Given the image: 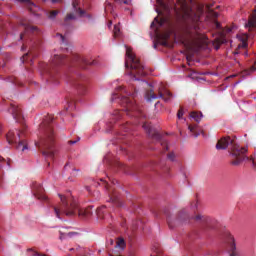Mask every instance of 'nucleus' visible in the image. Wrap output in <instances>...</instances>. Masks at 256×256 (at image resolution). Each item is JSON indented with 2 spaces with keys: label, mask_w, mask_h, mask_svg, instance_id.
Returning <instances> with one entry per match:
<instances>
[{
  "label": "nucleus",
  "mask_w": 256,
  "mask_h": 256,
  "mask_svg": "<svg viewBox=\"0 0 256 256\" xmlns=\"http://www.w3.org/2000/svg\"><path fill=\"white\" fill-rule=\"evenodd\" d=\"M71 19H75V15L74 14H67L65 21H71Z\"/></svg>",
  "instance_id": "nucleus-39"
},
{
  "label": "nucleus",
  "mask_w": 256,
  "mask_h": 256,
  "mask_svg": "<svg viewBox=\"0 0 256 256\" xmlns=\"http://www.w3.org/2000/svg\"><path fill=\"white\" fill-rule=\"evenodd\" d=\"M72 5H73V8L75 9L76 13H78L80 15V17H83V15H85V11L84 10H81V8H77V6L79 5L77 3V0H74Z\"/></svg>",
  "instance_id": "nucleus-25"
},
{
  "label": "nucleus",
  "mask_w": 256,
  "mask_h": 256,
  "mask_svg": "<svg viewBox=\"0 0 256 256\" xmlns=\"http://www.w3.org/2000/svg\"><path fill=\"white\" fill-rule=\"evenodd\" d=\"M227 147H230L231 152V165H234V167H239L245 159H247V156L245 153H247V148L241 147L237 144V141L231 137H222L220 140H218L216 144V149L219 150H225Z\"/></svg>",
  "instance_id": "nucleus-4"
},
{
  "label": "nucleus",
  "mask_w": 256,
  "mask_h": 256,
  "mask_svg": "<svg viewBox=\"0 0 256 256\" xmlns=\"http://www.w3.org/2000/svg\"><path fill=\"white\" fill-rule=\"evenodd\" d=\"M73 105H74V103H73V102H69V104H68V108H69V109H73Z\"/></svg>",
  "instance_id": "nucleus-46"
},
{
  "label": "nucleus",
  "mask_w": 256,
  "mask_h": 256,
  "mask_svg": "<svg viewBox=\"0 0 256 256\" xmlns=\"http://www.w3.org/2000/svg\"><path fill=\"white\" fill-rule=\"evenodd\" d=\"M69 63V59L65 55H54L51 63L46 67L45 74L52 83H57V73L61 65Z\"/></svg>",
  "instance_id": "nucleus-7"
},
{
  "label": "nucleus",
  "mask_w": 256,
  "mask_h": 256,
  "mask_svg": "<svg viewBox=\"0 0 256 256\" xmlns=\"http://www.w3.org/2000/svg\"><path fill=\"white\" fill-rule=\"evenodd\" d=\"M116 247H125V240L123 238H119L116 242Z\"/></svg>",
  "instance_id": "nucleus-34"
},
{
  "label": "nucleus",
  "mask_w": 256,
  "mask_h": 256,
  "mask_svg": "<svg viewBox=\"0 0 256 256\" xmlns=\"http://www.w3.org/2000/svg\"><path fill=\"white\" fill-rule=\"evenodd\" d=\"M142 127L149 135V137H151L152 139H156V141H161V134L153 130V127H151L149 123L145 122Z\"/></svg>",
  "instance_id": "nucleus-17"
},
{
  "label": "nucleus",
  "mask_w": 256,
  "mask_h": 256,
  "mask_svg": "<svg viewBox=\"0 0 256 256\" xmlns=\"http://www.w3.org/2000/svg\"><path fill=\"white\" fill-rule=\"evenodd\" d=\"M67 167H69V165H68V164H66V165L64 166V169H67Z\"/></svg>",
  "instance_id": "nucleus-52"
},
{
  "label": "nucleus",
  "mask_w": 256,
  "mask_h": 256,
  "mask_svg": "<svg viewBox=\"0 0 256 256\" xmlns=\"http://www.w3.org/2000/svg\"><path fill=\"white\" fill-rule=\"evenodd\" d=\"M244 55H247V52H244Z\"/></svg>",
  "instance_id": "nucleus-58"
},
{
  "label": "nucleus",
  "mask_w": 256,
  "mask_h": 256,
  "mask_svg": "<svg viewBox=\"0 0 256 256\" xmlns=\"http://www.w3.org/2000/svg\"><path fill=\"white\" fill-rule=\"evenodd\" d=\"M169 34L165 33L159 36V39L161 41V45H163V47H169Z\"/></svg>",
  "instance_id": "nucleus-23"
},
{
  "label": "nucleus",
  "mask_w": 256,
  "mask_h": 256,
  "mask_svg": "<svg viewBox=\"0 0 256 256\" xmlns=\"http://www.w3.org/2000/svg\"><path fill=\"white\" fill-rule=\"evenodd\" d=\"M118 91H123V93H125V95H127V97H135V93H131L127 90H125V88H123V86L118 87Z\"/></svg>",
  "instance_id": "nucleus-29"
},
{
  "label": "nucleus",
  "mask_w": 256,
  "mask_h": 256,
  "mask_svg": "<svg viewBox=\"0 0 256 256\" xmlns=\"http://www.w3.org/2000/svg\"><path fill=\"white\" fill-rule=\"evenodd\" d=\"M224 237L228 243L227 251L230 256H237V246L235 245V238L229 232H225Z\"/></svg>",
  "instance_id": "nucleus-12"
},
{
  "label": "nucleus",
  "mask_w": 256,
  "mask_h": 256,
  "mask_svg": "<svg viewBox=\"0 0 256 256\" xmlns=\"http://www.w3.org/2000/svg\"><path fill=\"white\" fill-rule=\"evenodd\" d=\"M191 60V58H189V56H187V61H190Z\"/></svg>",
  "instance_id": "nucleus-55"
},
{
  "label": "nucleus",
  "mask_w": 256,
  "mask_h": 256,
  "mask_svg": "<svg viewBox=\"0 0 256 256\" xmlns=\"http://www.w3.org/2000/svg\"><path fill=\"white\" fill-rule=\"evenodd\" d=\"M78 141H81L80 137H78L77 140H70V141H68V144L69 145H75V143H78Z\"/></svg>",
  "instance_id": "nucleus-41"
},
{
  "label": "nucleus",
  "mask_w": 256,
  "mask_h": 256,
  "mask_svg": "<svg viewBox=\"0 0 256 256\" xmlns=\"http://www.w3.org/2000/svg\"><path fill=\"white\" fill-rule=\"evenodd\" d=\"M245 27L248 29V31H256V7L252 15L249 17L248 23L245 25Z\"/></svg>",
  "instance_id": "nucleus-20"
},
{
  "label": "nucleus",
  "mask_w": 256,
  "mask_h": 256,
  "mask_svg": "<svg viewBox=\"0 0 256 256\" xmlns=\"http://www.w3.org/2000/svg\"><path fill=\"white\" fill-rule=\"evenodd\" d=\"M194 219L196 221H200V223H204L206 225V229H211V225H213V219L203 214H197Z\"/></svg>",
  "instance_id": "nucleus-19"
},
{
  "label": "nucleus",
  "mask_w": 256,
  "mask_h": 256,
  "mask_svg": "<svg viewBox=\"0 0 256 256\" xmlns=\"http://www.w3.org/2000/svg\"><path fill=\"white\" fill-rule=\"evenodd\" d=\"M25 50V44H23V46H22V51H24Z\"/></svg>",
  "instance_id": "nucleus-51"
},
{
  "label": "nucleus",
  "mask_w": 256,
  "mask_h": 256,
  "mask_svg": "<svg viewBox=\"0 0 256 256\" xmlns=\"http://www.w3.org/2000/svg\"><path fill=\"white\" fill-rule=\"evenodd\" d=\"M57 15H59V11L58 10H52L49 12L48 17L49 19H55V17H57Z\"/></svg>",
  "instance_id": "nucleus-30"
},
{
  "label": "nucleus",
  "mask_w": 256,
  "mask_h": 256,
  "mask_svg": "<svg viewBox=\"0 0 256 256\" xmlns=\"http://www.w3.org/2000/svg\"><path fill=\"white\" fill-rule=\"evenodd\" d=\"M21 3H31L29 0H19Z\"/></svg>",
  "instance_id": "nucleus-49"
},
{
  "label": "nucleus",
  "mask_w": 256,
  "mask_h": 256,
  "mask_svg": "<svg viewBox=\"0 0 256 256\" xmlns=\"http://www.w3.org/2000/svg\"><path fill=\"white\" fill-rule=\"evenodd\" d=\"M155 23H157L159 25V27L163 26L164 21L163 20H159V18H155L154 22L151 23V27H155Z\"/></svg>",
  "instance_id": "nucleus-31"
},
{
  "label": "nucleus",
  "mask_w": 256,
  "mask_h": 256,
  "mask_svg": "<svg viewBox=\"0 0 256 256\" xmlns=\"http://www.w3.org/2000/svg\"><path fill=\"white\" fill-rule=\"evenodd\" d=\"M152 251H154V253H156V255H151V256H161V253H162L161 248L154 246L152 248Z\"/></svg>",
  "instance_id": "nucleus-33"
},
{
  "label": "nucleus",
  "mask_w": 256,
  "mask_h": 256,
  "mask_svg": "<svg viewBox=\"0 0 256 256\" xmlns=\"http://www.w3.org/2000/svg\"><path fill=\"white\" fill-rule=\"evenodd\" d=\"M114 1H115V3H119V4H121V3H124V5H128L129 4V2L127 0H124V1L114 0Z\"/></svg>",
  "instance_id": "nucleus-42"
},
{
  "label": "nucleus",
  "mask_w": 256,
  "mask_h": 256,
  "mask_svg": "<svg viewBox=\"0 0 256 256\" xmlns=\"http://www.w3.org/2000/svg\"><path fill=\"white\" fill-rule=\"evenodd\" d=\"M252 165H253L254 169H256V159H252Z\"/></svg>",
  "instance_id": "nucleus-47"
},
{
  "label": "nucleus",
  "mask_w": 256,
  "mask_h": 256,
  "mask_svg": "<svg viewBox=\"0 0 256 256\" xmlns=\"http://www.w3.org/2000/svg\"><path fill=\"white\" fill-rule=\"evenodd\" d=\"M113 35L114 37H119V35H121V27L119 24L114 25Z\"/></svg>",
  "instance_id": "nucleus-28"
},
{
  "label": "nucleus",
  "mask_w": 256,
  "mask_h": 256,
  "mask_svg": "<svg viewBox=\"0 0 256 256\" xmlns=\"http://www.w3.org/2000/svg\"><path fill=\"white\" fill-rule=\"evenodd\" d=\"M167 158L170 160V161H175V153L171 152L167 155Z\"/></svg>",
  "instance_id": "nucleus-38"
},
{
  "label": "nucleus",
  "mask_w": 256,
  "mask_h": 256,
  "mask_svg": "<svg viewBox=\"0 0 256 256\" xmlns=\"http://www.w3.org/2000/svg\"><path fill=\"white\" fill-rule=\"evenodd\" d=\"M247 37H244L242 41L239 43L237 49L234 51V55H239L241 53V49H247Z\"/></svg>",
  "instance_id": "nucleus-22"
},
{
  "label": "nucleus",
  "mask_w": 256,
  "mask_h": 256,
  "mask_svg": "<svg viewBox=\"0 0 256 256\" xmlns=\"http://www.w3.org/2000/svg\"><path fill=\"white\" fill-rule=\"evenodd\" d=\"M190 117H192V119H194V121H196V123H200L201 119L203 118V113H201V112H192L190 114Z\"/></svg>",
  "instance_id": "nucleus-24"
},
{
  "label": "nucleus",
  "mask_w": 256,
  "mask_h": 256,
  "mask_svg": "<svg viewBox=\"0 0 256 256\" xmlns=\"http://www.w3.org/2000/svg\"><path fill=\"white\" fill-rule=\"evenodd\" d=\"M32 193L36 199L39 201H47V196L45 195V189L41 184L34 182L32 184Z\"/></svg>",
  "instance_id": "nucleus-11"
},
{
  "label": "nucleus",
  "mask_w": 256,
  "mask_h": 256,
  "mask_svg": "<svg viewBox=\"0 0 256 256\" xmlns=\"http://www.w3.org/2000/svg\"><path fill=\"white\" fill-rule=\"evenodd\" d=\"M161 145L162 147H164L165 151L169 149V146H167V142H162Z\"/></svg>",
  "instance_id": "nucleus-44"
},
{
  "label": "nucleus",
  "mask_w": 256,
  "mask_h": 256,
  "mask_svg": "<svg viewBox=\"0 0 256 256\" xmlns=\"http://www.w3.org/2000/svg\"><path fill=\"white\" fill-rule=\"evenodd\" d=\"M56 37H58V39H60L61 43H63L64 45L67 44V41L65 40V36H63V34L57 33Z\"/></svg>",
  "instance_id": "nucleus-35"
},
{
  "label": "nucleus",
  "mask_w": 256,
  "mask_h": 256,
  "mask_svg": "<svg viewBox=\"0 0 256 256\" xmlns=\"http://www.w3.org/2000/svg\"><path fill=\"white\" fill-rule=\"evenodd\" d=\"M125 67L129 71V75L132 77L133 81H139V77H145L147 72L145 71V66L141 64V61L133 53L131 47L126 46V59Z\"/></svg>",
  "instance_id": "nucleus-5"
},
{
  "label": "nucleus",
  "mask_w": 256,
  "mask_h": 256,
  "mask_svg": "<svg viewBox=\"0 0 256 256\" xmlns=\"http://www.w3.org/2000/svg\"><path fill=\"white\" fill-rule=\"evenodd\" d=\"M20 25L24 28V32L20 34L21 41H23L27 35H31V33H39V28H37V26L29 25L25 21H22Z\"/></svg>",
  "instance_id": "nucleus-14"
},
{
  "label": "nucleus",
  "mask_w": 256,
  "mask_h": 256,
  "mask_svg": "<svg viewBox=\"0 0 256 256\" xmlns=\"http://www.w3.org/2000/svg\"><path fill=\"white\" fill-rule=\"evenodd\" d=\"M86 189H87V191H91V190L89 189V186H87Z\"/></svg>",
  "instance_id": "nucleus-56"
},
{
  "label": "nucleus",
  "mask_w": 256,
  "mask_h": 256,
  "mask_svg": "<svg viewBox=\"0 0 256 256\" xmlns=\"http://www.w3.org/2000/svg\"><path fill=\"white\" fill-rule=\"evenodd\" d=\"M73 235H75V233L70 232L68 234H63L60 232V239H64V237H73Z\"/></svg>",
  "instance_id": "nucleus-36"
},
{
  "label": "nucleus",
  "mask_w": 256,
  "mask_h": 256,
  "mask_svg": "<svg viewBox=\"0 0 256 256\" xmlns=\"http://www.w3.org/2000/svg\"><path fill=\"white\" fill-rule=\"evenodd\" d=\"M106 189L109 191V197L111 203L116 205V207H121V199H119V196H117V192H115V189L109 188V184H106Z\"/></svg>",
  "instance_id": "nucleus-18"
},
{
  "label": "nucleus",
  "mask_w": 256,
  "mask_h": 256,
  "mask_svg": "<svg viewBox=\"0 0 256 256\" xmlns=\"http://www.w3.org/2000/svg\"><path fill=\"white\" fill-rule=\"evenodd\" d=\"M87 79L85 77H80L77 80H73L72 84L77 88L80 95H85L87 93Z\"/></svg>",
  "instance_id": "nucleus-15"
},
{
  "label": "nucleus",
  "mask_w": 256,
  "mask_h": 256,
  "mask_svg": "<svg viewBox=\"0 0 256 256\" xmlns=\"http://www.w3.org/2000/svg\"><path fill=\"white\" fill-rule=\"evenodd\" d=\"M96 214L99 219H103V215L105 214V206L98 207L96 210Z\"/></svg>",
  "instance_id": "nucleus-27"
},
{
  "label": "nucleus",
  "mask_w": 256,
  "mask_h": 256,
  "mask_svg": "<svg viewBox=\"0 0 256 256\" xmlns=\"http://www.w3.org/2000/svg\"><path fill=\"white\" fill-rule=\"evenodd\" d=\"M29 55H33V52L29 51V53H26L23 55V57H22L23 63H25V61H27V57H29Z\"/></svg>",
  "instance_id": "nucleus-37"
},
{
  "label": "nucleus",
  "mask_w": 256,
  "mask_h": 256,
  "mask_svg": "<svg viewBox=\"0 0 256 256\" xmlns=\"http://www.w3.org/2000/svg\"><path fill=\"white\" fill-rule=\"evenodd\" d=\"M53 116H47L40 125L41 138L40 142H36L35 145L40 149L42 155L46 159L55 158V132H53Z\"/></svg>",
  "instance_id": "nucleus-2"
},
{
  "label": "nucleus",
  "mask_w": 256,
  "mask_h": 256,
  "mask_svg": "<svg viewBox=\"0 0 256 256\" xmlns=\"http://www.w3.org/2000/svg\"><path fill=\"white\" fill-rule=\"evenodd\" d=\"M189 214L185 210L180 211L177 215H170L167 217V224L169 229H175L189 223Z\"/></svg>",
  "instance_id": "nucleus-8"
},
{
  "label": "nucleus",
  "mask_w": 256,
  "mask_h": 256,
  "mask_svg": "<svg viewBox=\"0 0 256 256\" xmlns=\"http://www.w3.org/2000/svg\"><path fill=\"white\" fill-rule=\"evenodd\" d=\"M197 127H198L197 124L188 126L190 133H192L194 137H197L199 135V133L197 132Z\"/></svg>",
  "instance_id": "nucleus-26"
},
{
  "label": "nucleus",
  "mask_w": 256,
  "mask_h": 256,
  "mask_svg": "<svg viewBox=\"0 0 256 256\" xmlns=\"http://www.w3.org/2000/svg\"><path fill=\"white\" fill-rule=\"evenodd\" d=\"M114 99H117V94H113L111 101H114Z\"/></svg>",
  "instance_id": "nucleus-50"
},
{
  "label": "nucleus",
  "mask_w": 256,
  "mask_h": 256,
  "mask_svg": "<svg viewBox=\"0 0 256 256\" xmlns=\"http://www.w3.org/2000/svg\"><path fill=\"white\" fill-rule=\"evenodd\" d=\"M0 133H1V126H0Z\"/></svg>",
  "instance_id": "nucleus-60"
},
{
  "label": "nucleus",
  "mask_w": 256,
  "mask_h": 256,
  "mask_svg": "<svg viewBox=\"0 0 256 256\" xmlns=\"http://www.w3.org/2000/svg\"><path fill=\"white\" fill-rule=\"evenodd\" d=\"M108 243H109V245H113V244L115 243V241H114L113 239H110V240L108 241Z\"/></svg>",
  "instance_id": "nucleus-48"
},
{
  "label": "nucleus",
  "mask_w": 256,
  "mask_h": 256,
  "mask_svg": "<svg viewBox=\"0 0 256 256\" xmlns=\"http://www.w3.org/2000/svg\"><path fill=\"white\" fill-rule=\"evenodd\" d=\"M216 27H218V28H219V22H217V23H216Z\"/></svg>",
  "instance_id": "nucleus-54"
},
{
  "label": "nucleus",
  "mask_w": 256,
  "mask_h": 256,
  "mask_svg": "<svg viewBox=\"0 0 256 256\" xmlns=\"http://www.w3.org/2000/svg\"><path fill=\"white\" fill-rule=\"evenodd\" d=\"M158 5L163 9H169L171 5H179L175 9L182 11L183 25L181 30L182 44L188 51H197L201 48L203 42L207 37L201 32L199 27V15L195 13L191 5L187 3V0H156Z\"/></svg>",
  "instance_id": "nucleus-1"
},
{
  "label": "nucleus",
  "mask_w": 256,
  "mask_h": 256,
  "mask_svg": "<svg viewBox=\"0 0 256 256\" xmlns=\"http://www.w3.org/2000/svg\"><path fill=\"white\" fill-rule=\"evenodd\" d=\"M26 128L27 126L23 125L22 130H10L6 135L9 145H14L18 151H26L28 149L27 141L24 139Z\"/></svg>",
  "instance_id": "nucleus-6"
},
{
  "label": "nucleus",
  "mask_w": 256,
  "mask_h": 256,
  "mask_svg": "<svg viewBox=\"0 0 256 256\" xmlns=\"http://www.w3.org/2000/svg\"><path fill=\"white\" fill-rule=\"evenodd\" d=\"M154 47L156 48V47H157V44H154Z\"/></svg>",
  "instance_id": "nucleus-57"
},
{
  "label": "nucleus",
  "mask_w": 256,
  "mask_h": 256,
  "mask_svg": "<svg viewBox=\"0 0 256 256\" xmlns=\"http://www.w3.org/2000/svg\"><path fill=\"white\" fill-rule=\"evenodd\" d=\"M106 11H109V9H111V3L110 2H108V1H106Z\"/></svg>",
  "instance_id": "nucleus-43"
},
{
  "label": "nucleus",
  "mask_w": 256,
  "mask_h": 256,
  "mask_svg": "<svg viewBox=\"0 0 256 256\" xmlns=\"http://www.w3.org/2000/svg\"><path fill=\"white\" fill-rule=\"evenodd\" d=\"M120 103L123 107H125V111H137V104H135V101L128 96H122L120 98Z\"/></svg>",
  "instance_id": "nucleus-13"
},
{
  "label": "nucleus",
  "mask_w": 256,
  "mask_h": 256,
  "mask_svg": "<svg viewBox=\"0 0 256 256\" xmlns=\"http://www.w3.org/2000/svg\"><path fill=\"white\" fill-rule=\"evenodd\" d=\"M11 167V159L5 160V158L0 156V169H9ZM3 175V172L0 171V181L1 177Z\"/></svg>",
  "instance_id": "nucleus-21"
},
{
  "label": "nucleus",
  "mask_w": 256,
  "mask_h": 256,
  "mask_svg": "<svg viewBox=\"0 0 256 256\" xmlns=\"http://www.w3.org/2000/svg\"><path fill=\"white\" fill-rule=\"evenodd\" d=\"M171 97H173V94L165 88L164 85H160L158 88V94L155 93L153 90H148L146 92V99L147 101H155V99H163L166 103L171 101Z\"/></svg>",
  "instance_id": "nucleus-9"
},
{
  "label": "nucleus",
  "mask_w": 256,
  "mask_h": 256,
  "mask_svg": "<svg viewBox=\"0 0 256 256\" xmlns=\"http://www.w3.org/2000/svg\"><path fill=\"white\" fill-rule=\"evenodd\" d=\"M8 111L11 113L12 117L17 121V123H21L23 125V113L21 112V108L19 106H15L11 104Z\"/></svg>",
  "instance_id": "nucleus-16"
},
{
  "label": "nucleus",
  "mask_w": 256,
  "mask_h": 256,
  "mask_svg": "<svg viewBox=\"0 0 256 256\" xmlns=\"http://www.w3.org/2000/svg\"><path fill=\"white\" fill-rule=\"evenodd\" d=\"M61 203L58 206H54V213L58 219H61L62 215H66V217H73V215H79V217H83L87 219L93 215V206H88L84 210H79V205L77 204V200L74 197L63 196L59 194Z\"/></svg>",
  "instance_id": "nucleus-3"
},
{
  "label": "nucleus",
  "mask_w": 256,
  "mask_h": 256,
  "mask_svg": "<svg viewBox=\"0 0 256 256\" xmlns=\"http://www.w3.org/2000/svg\"><path fill=\"white\" fill-rule=\"evenodd\" d=\"M109 27H111V22H110V25H109Z\"/></svg>",
  "instance_id": "nucleus-59"
},
{
  "label": "nucleus",
  "mask_w": 256,
  "mask_h": 256,
  "mask_svg": "<svg viewBox=\"0 0 256 256\" xmlns=\"http://www.w3.org/2000/svg\"><path fill=\"white\" fill-rule=\"evenodd\" d=\"M177 117L178 119H182L183 118V108H180L178 113H177Z\"/></svg>",
  "instance_id": "nucleus-40"
},
{
  "label": "nucleus",
  "mask_w": 256,
  "mask_h": 256,
  "mask_svg": "<svg viewBox=\"0 0 256 256\" xmlns=\"http://www.w3.org/2000/svg\"><path fill=\"white\" fill-rule=\"evenodd\" d=\"M73 63H77V65H80L82 69H87L89 65H97V61H89V58H85L83 56H80L79 54H74L72 56Z\"/></svg>",
  "instance_id": "nucleus-10"
},
{
  "label": "nucleus",
  "mask_w": 256,
  "mask_h": 256,
  "mask_svg": "<svg viewBox=\"0 0 256 256\" xmlns=\"http://www.w3.org/2000/svg\"><path fill=\"white\" fill-rule=\"evenodd\" d=\"M78 171H79V170H77V169H74V170L72 171L73 177L77 176V172H78Z\"/></svg>",
  "instance_id": "nucleus-45"
},
{
  "label": "nucleus",
  "mask_w": 256,
  "mask_h": 256,
  "mask_svg": "<svg viewBox=\"0 0 256 256\" xmlns=\"http://www.w3.org/2000/svg\"><path fill=\"white\" fill-rule=\"evenodd\" d=\"M52 1V3H57V0H51Z\"/></svg>",
  "instance_id": "nucleus-53"
},
{
  "label": "nucleus",
  "mask_w": 256,
  "mask_h": 256,
  "mask_svg": "<svg viewBox=\"0 0 256 256\" xmlns=\"http://www.w3.org/2000/svg\"><path fill=\"white\" fill-rule=\"evenodd\" d=\"M211 7H213V5H208V9L210 11V15H212V17H214V19H217V17H219V13L211 10Z\"/></svg>",
  "instance_id": "nucleus-32"
}]
</instances>
